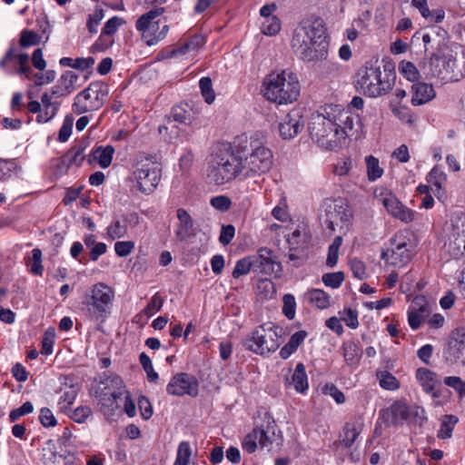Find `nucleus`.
<instances>
[{
  "mask_svg": "<svg viewBox=\"0 0 465 465\" xmlns=\"http://www.w3.org/2000/svg\"><path fill=\"white\" fill-rule=\"evenodd\" d=\"M235 152L242 163V176L250 178L268 173L273 165V153L265 138L254 134L235 138Z\"/></svg>",
  "mask_w": 465,
  "mask_h": 465,
  "instance_id": "nucleus-1",
  "label": "nucleus"
},
{
  "mask_svg": "<svg viewBox=\"0 0 465 465\" xmlns=\"http://www.w3.org/2000/svg\"><path fill=\"white\" fill-rule=\"evenodd\" d=\"M326 30L321 19H315L309 25L295 29L292 48L295 54L304 62L323 61L328 56Z\"/></svg>",
  "mask_w": 465,
  "mask_h": 465,
  "instance_id": "nucleus-2",
  "label": "nucleus"
},
{
  "mask_svg": "<svg viewBox=\"0 0 465 465\" xmlns=\"http://www.w3.org/2000/svg\"><path fill=\"white\" fill-rule=\"evenodd\" d=\"M235 152V140L232 145H223L210 157L207 177L211 183L222 185L242 175V163Z\"/></svg>",
  "mask_w": 465,
  "mask_h": 465,
  "instance_id": "nucleus-3",
  "label": "nucleus"
},
{
  "mask_svg": "<svg viewBox=\"0 0 465 465\" xmlns=\"http://www.w3.org/2000/svg\"><path fill=\"white\" fill-rule=\"evenodd\" d=\"M263 95L279 104H292L300 95V83L296 74L289 71L272 72L263 81Z\"/></svg>",
  "mask_w": 465,
  "mask_h": 465,
  "instance_id": "nucleus-4",
  "label": "nucleus"
},
{
  "mask_svg": "<svg viewBox=\"0 0 465 465\" xmlns=\"http://www.w3.org/2000/svg\"><path fill=\"white\" fill-rule=\"evenodd\" d=\"M395 74L392 71H382L380 66L373 64L361 67L356 74V88L370 97L382 96L388 94L393 86Z\"/></svg>",
  "mask_w": 465,
  "mask_h": 465,
  "instance_id": "nucleus-5",
  "label": "nucleus"
},
{
  "mask_svg": "<svg viewBox=\"0 0 465 465\" xmlns=\"http://www.w3.org/2000/svg\"><path fill=\"white\" fill-rule=\"evenodd\" d=\"M309 130L312 139L323 149L336 150L341 144L343 133L337 131L336 122L326 111V106L322 113L312 116Z\"/></svg>",
  "mask_w": 465,
  "mask_h": 465,
  "instance_id": "nucleus-6",
  "label": "nucleus"
},
{
  "mask_svg": "<svg viewBox=\"0 0 465 465\" xmlns=\"http://www.w3.org/2000/svg\"><path fill=\"white\" fill-rule=\"evenodd\" d=\"M114 297V291L104 283L93 286L90 294L85 295L84 304L91 320L104 321L109 314Z\"/></svg>",
  "mask_w": 465,
  "mask_h": 465,
  "instance_id": "nucleus-7",
  "label": "nucleus"
},
{
  "mask_svg": "<svg viewBox=\"0 0 465 465\" xmlns=\"http://www.w3.org/2000/svg\"><path fill=\"white\" fill-rule=\"evenodd\" d=\"M277 330V327L259 326L245 337L242 346L253 353L268 355L275 351L282 342Z\"/></svg>",
  "mask_w": 465,
  "mask_h": 465,
  "instance_id": "nucleus-8",
  "label": "nucleus"
},
{
  "mask_svg": "<svg viewBox=\"0 0 465 465\" xmlns=\"http://www.w3.org/2000/svg\"><path fill=\"white\" fill-rule=\"evenodd\" d=\"M164 12L163 7H155L141 15L136 21L135 27L141 32L142 39L149 45H154L163 40L169 31V25L160 26V20L157 17Z\"/></svg>",
  "mask_w": 465,
  "mask_h": 465,
  "instance_id": "nucleus-9",
  "label": "nucleus"
},
{
  "mask_svg": "<svg viewBox=\"0 0 465 465\" xmlns=\"http://www.w3.org/2000/svg\"><path fill=\"white\" fill-rule=\"evenodd\" d=\"M107 94L108 87L105 84L93 82L75 95L72 110L76 114L96 111L104 105Z\"/></svg>",
  "mask_w": 465,
  "mask_h": 465,
  "instance_id": "nucleus-10",
  "label": "nucleus"
},
{
  "mask_svg": "<svg viewBox=\"0 0 465 465\" xmlns=\"http://www.w3.org/2000/svg\"><path fill=\"white\" fill-rule=\"evenodd\" d=\"M134 175L139 189L145 194H150L158 186L161 178L160 164L152 156L138 157Z\"/></svg>",
  "mask_w": 465,
  "mask_h": 465,
  "instance_id": "nucleus-11",
  "label": "nucleus"
},
{
  "mask_svg": "<svg viewBox=\"0 0 465 465\" xmlns=\"http://www.w3.org/2000/svg\"><path fill=\"white\" fill-rule=\"evenodd\" d=\"M101 384L104 385L102 390L103 397L101 401H108L110 405L113 406L114 403L124 394V412L131 418L135 416V404L131 399L129 392L125 391L124 381L120 376L115 374L104 376V380L101 381Z\"/></svg>",
  "mask_w": 465,
  "mask_h": 465,
  "instance_id": "nucleus-12",
  "label": "nucleus"
},
{
  "mask_svg": "<svg viewBox=\"0 0 465 465\" xmlns=\"http://www.w3.org/2000/svg\"><path fill=\"white\" fill-rule=\"evenodd\" d=\"M465 326L458 327L451 331L443 346L442 357L450 365L461 363L465 365Z\"/></svg>",
  "mask_w": 465,
  "mask_h": 465,
  "instance_id": "nucleus-13",
  "label": "nucleus"
},
{
  "mask_svg": "<svg viewBox=\"0 0 465 465\" xmlns=\"http://www.w3.org/2000/svg\"><path fill=\"white\" fill-rule=\"evenodd\" d=\"M411 252L404 239L395 235L390 240V246L382 251L381 259L388 265L403 267L411 260Z\"/></svg>",
  "mask_w": 465,
  "mask_h": 465,
  "instance_id": "nucleus-14",
  "label": "nucleus"
},
{
  "mask_svg": "<svg viewBox=\"0 0 465 465\" xmlns=\"http://www.w3.org/2000/svg\"><path fill=\"white\" fill-rule=\"evenodd\" d=\"M274 427V421H268L266 428L255 427L244 437L242 443V449L249 453H253L258 447L262 449L270 447L272 443Z\"/></svg>",
  "mask_w": 465,
  "mask_h": 465,
  "instance_id": "nucleus-15",
  "label": "nucleus"
},
{
  "mask_svg": "<svg viewBox=\"0 0 465 465\" xmlns=\"http://www.w3.org/2000/svg\"><path fill=\"white\" fill-rule=\"evenodd\" d=\"M199 383L195 377L185 372H179L173 375L166 386V391L173 396L198 395Z\"/></svg>",
  "mask_w": 465,
  "mask_h": 465,
  "instance_id": "nucleus-16",
  "label": "nucleus"
},
{
  "mask_svg": "<svg viewBox=\"0 0 465 465\" xmlns=\"http://www.w3.org/2000/svg\"><path fill=\"white\" fill-rule=\"evenodd\" d=\"M324 211L326 217L325 223L327 228L331 231H335V227L339 225L340 222H349L352 216L351 209L341 199L326 202Z\"/></svg>",
  "mask_w": 465,
  "mask_h": 465,
  "instance_id": "nucleus-17",
  "label": "nucleus"
},
{
  "mask_svg": "<svg viewBox=\"0 0 465 465\" xmlns=\"http://www.w3.org/2000/svg\"><path fill=\"white\" fill-rule=\"evenodd\" d=\"M61 102L56 99H52L47 94H42L41 103L37 101H31L27 104L30 113L37 114L36 122L39 124H45L51 121L58 113Z\"/></svg>",
  "mask_w": 465,
  "mask_h": 465,
  "instance_id": "nucleus-18",
  "label": "nucleus"
},
{
  "mask_svg": "<svg viewBox=\"0 0 465 465\" xmlns=\"http://www.w3.org/2000/svg\"><path fill=\"white\" fill-rule=\"evenodd\" d=\"M143 218L136 213L122 217H114L106 228V233L112 240L124 238L128 235V228L134 229L141 224Z\"/></svg>",
  "mask_w": 465,
  "mask_h": 465,
  "instance_id": "nucleus-19",
  "label": "nucleus"
},
{
  "mask_svg": "<svg viewBox=\"0 0 465 465\" xmlns=\"http://www.w3.org/2000/svg\"><path fill=\"white\" fill-rule=\"evenodd\" d=\"M253 263V272L271 275L281 271V264L276 261L272 250L261 248L254 256H250Z\"/></svg>",
  "mask_w": 465,
  "mask_h": 465,
  "instance_id": "nucleus-20",
  "label": "nucleus"
},
{
  "mask_svg": "<svg viewBox=\"0 0 465 465\" xmlns=\"http://www.w3.org/2000/svg\"><path fill=\"white\" fill-rule=\"evenodd\" d=\"M380 202L386 208L387 212L405 223H409L414 219V212L404 206L398 198L391 193H381Z\"/></svg>",
  "mask_w": 465,
  "mask_h": 465,
  "instance_id": "nucleus-21",
  "label": "nucleus"
},
{
  "mask_svg": "<svg viewBox=\"0 0 465 465\" xmlns=\"http://www.w3.org/2000/svg\"><path fill=\"white\" fill-rule=\"evenodd\" d=\"M418 415V410L411 408L404 402H395L382 414L387 426H397L404 420H409Z\"/></svg>",
  "mask_w": 465,
  "mask_h": 465,
  "instance_id": "nucleus-22",
  "label": "nucleus"
},
{
  "mask_svg": "<svg viewBox=\"0 0 465 465\" xmlns=\"http://www.w3.org/2000/svg\"><path fill=\"white\" fill-rule=\"evenodd\" d=\"M415 377L424 392L430 394L432 398L440 397V391L438 388L440 384L438 374L427 368H419Z\"/></svg>",
  "mask_w": 465,
  "mask_h": 465,
  "instance_id": "nucleus-23",
  "label": "nucleus"
},
{
  "mask_svg": "<svg viewBox=\"0 0 465 465\" xmlns=\"http://www.w3.org/2000/svg\"><path fill=\"white\" fill-rule=\"evenodd\" d=\"M303 127L299 111L292 110L286 114L279 124V132L282 139H292L296 136Z\"/></svg>",
  "mask_w": 465,
  "mask_h": 465,
  "instance_id": "nucleus-24",
  "label": "nucleus"
},
{
  "mask_svg": "<svg viewBox=\"0 0 465 465\" xmlns=\"http://www.w3.org/2000/svg\"><path fill=\"white\" fill-rule=\"evenodd\" d=\"M326 111L330 112L331 119L335 120L337 131L341 133L342 131L343 137L342 142L351 135V132L353 129V119L350 113L343 109H341L338 105H326Z\"/></svg>",
  "mask_w": 465,
  "mask_h": 465,
  "instance_id": "nucleus-25",
  "label": "nucleus"
},
{
  "mask_svg": "<svg viewBox=\"0 0 465 465\" xmlns=\"http://www.w3.org/2000/svg\"><path fill=\"white\" fill-rule=\"evenodd\" d=\"M178 223L174 230V235L177 241L183 242L192 237L193 233V220L190 213L183 208H179L176 212Z\"/></svg>",
  "mask_w": 465,
  "mask_h": 465,
  "instance_id": "nucleus-26",
  "label": "nucleus"
},
{
  "mask_svg": "<svg viewBox=\"0 0 465 465\" xmlns=\"http://www.w3.org/2000/svg\"><path fill=\"white\" fill-rule=\"evenodd\" d=\"M455 63L456 60L451 56L432 55L429 62L430 73L431 76L445 78L453 72Z\"/></svg>",
  "mask_w": 465,
  "mask_h": 465,
  "instance_id": "nucleus-27",
  "label": "nucleus"
},
{
  "mask_svg": "<svg viewBox=\"0 0 465 465\" xmlns=\"http://www.w3.org/2000/svg\"><path fill=\"white\" fill-rule=\"evenodd\" d=\"M363 421L361 417H355L345 423L342 429L341 444L345 448H351L363 430Z\"/></svg>",
  "mask_w": 465,
  "mask_h": 465,
  "instance_id": "nucleus-28",
  "label": "nucleus"
},
{
  "mask_svg": "<svg viewBox=\"0 0 465 465\" xmlns=\"http://www.w3.org/2000/svg\"><path fill=\"white\" fill-rule=\"evenodd\" d=\"M411 104L414 106L427 104L436 95L433 86L422 82L414 83L411 85Z\"/></svg>",
  "mask_w": 465,
  "mask_h": 465,
  "instance_id": "nucleus-29",
  "label": "nucleus"
},
{
  "mask_svg": "<svg viewBox=\"0 0 465 465\" xmlns=\"http://www.w3.org/2000/svg\"><path fill=\"white\" fill-rule=\"evenodd\" d=\"M426 181L435 187L434 194L438 199L445 196L444 186L447 182L446 173L438 166H434L426 177Z\"/></svg>",
  "mask_w": 465,
  "mask_h": 465,
  "instance_id": "nucleus-30",
  "label": "nucleus"
},
{
  "mask_svg": "<svg viewBox=\"0 0 465 465\" xmlns=\"http://www.w3.org/2000/svg\"><path fill=\"white\" fill-rule=\"evenodd\" d=\"M203 44V38L200 35L192 36L187 42L177 48L168 51L163 57L171 58L178 55H185L192 51H196Z\"/></svg>",
  "mask_w": 465,
  "mask_h": 465,
  "instance_id": "nucleus-31",
  "label": "nucleus"
},
{
  "mask_svg": "<svg viewBox=\"0 0 465 465\" xmlns=\"http://www.w3.org/2000/svg\"><path fill=\"white\" fill-rule=\"evenodd\" d=\"M343 357L346 363L351 367H358L361 359V349L352 341L342 344Z\"/></svg>",
  "mask_w": 465,
  "mask_h": 465,
  "instance_id": "nucleus-32",
  "label": "nucleus"
},
{
  "mask_svg": "<svg viewBox=\"0 0 465 465\" xmlns=\"http://www.w3.org/2000/svg\"><path fill=\"white\" fill-rule=\"evenodd\" d=\"M429 313L428 304H420L418 308L411 307L408 314V322L412 330H417L420 327L421 322Z\"/></svg>",
  "mask_w": 465,
  "mask_h": 465,
  "instance_id": "nucleus-33",
  "label": "nucleus"
},
{
  "mask_svg": "<svg viewBox=\"0 0 465 465\" xmlns=\"http://www.w3.org/2000/svg\"><path fill=\"white\" fill-rule=\"evenodd\" d=\"M306 297L310 303L318 309L324 310L330 306V296L323 290L312 289L307 292Z\"/></svg>",
  "mask_w": 465,
  "mask_h": 465,
  "instance_id": "nucleus-34",
  "label": "nucleus"
},
{
  "mask_svg": "<svg viewBox=\"0 0 465 465\" xmlns=\"http://www.w3.org/2000/svg\"><path fill=\"white\" fill-rule=\"evenodd\" d=\"M114 153V148L112 145L99 146L93 151L94 159L97 161L102 168H107L111 165Z\"/></svg>",
  "mask_w": 465,
  "mask_h": 465,
  "instance_id": "nucleus-35",
  "label": "nucleus"
},
{
  "mask_svg": "<svg viewBox=\"0 0 465 465\" xmlns=\"http://www.w3.org/2000/svg\"><path fill=\"white\" fill-rule=\"evenodd\" d=\"M459 419L455 415L447 414L441 418L440 427L437 432L439 439L446 440L452 436L455 425L458 423Z\"/></svg>",
  "mask_w": 465,
  "mask_h": 465,
  "instance_id": "nucleus-36",
  "label": "nucleus"
},
{
  "mask_svg": "<svg viewBox=\"0 0 465 465\" xmlns=\"http://www.w3.org/2000/svg\"><path fill=\"white\" fill-rule=\"evenodd\" d=\"M292 383L298 392L305 391L308 385V379L303 363H298L292 376Z\"/></svg>",
  "mask_w": 465,
  "mask_h": 465,
  "instance_id": "nucleus-37",
  "label": "nucleus"
},
{
  "mask_svg": "<svg viewBox=\"0 0 465 465\" xmlns=\"http://www.w3.org/2000/svg\"><path fill=\"white\" fill-rule=\"evenodd\" d=\"M367 177L370 182H374L381 178L384 173L383 168L380 165L379 159L369 155L365 157Z\"/></svg>",
  "mask_w": 465,
  "mask_h": 465,
  "instance_id": "nucleus-38",
  "label": "nucleus"
},
{
  "mask_svg": "<svg viewBox=\"0 0 465 465\" xmlns=\"http://www.w3.org/2000/svg\"><path fill=\"white\" fill-rule=\"evenodd\" d=\"M376 377L380 386L384 390L396 391L400 388V381L388 371L378 370L376 371Z\"/></svg>",
  "mask_w": 465,
  "mask_h": 465,
  "instance_id": "nucleus-39",
  "label": "nucleus"
},
{
  "mask_svg": "<svg viewBox=\"0 0 465 465\" xmlns=\"http://www.w3.org/2000/svg\"><path fill=\"white\" fill-rule=\"evenodd\" d=\"M192 456V448L188 441H182L177 448L176 458L173 465H188Z\"/></svg>",
  "mask_w": 465,
  "mask_h": 465,
  "instance_id": "nucleus-40",
  "label": "nucleus"
},
{
  "mask_svg": "<svg viewBox=\"0 0 465 465\" xmlns=\"http://www.w3.org/2000/svg\"><path fill=\"white\" fill-rule=\"evenodd\" d=\"M16 60L19 66L29 64V56L27 54H16L14 48H10L5 54L4 58L0 61V66L4 69L6 68L8 62Z\"/></svg>",
  "mask_w": 465,
  "mask_h": 465,
  "instance_id": "nucleus-41",
  "label": "nucleus"
},
{
  "mask_svg": "<svg viewBox=\"0 0 465 465\" xmlns=\"http://www.w3.org/2000/svg\"><path fill=\"white\" fill-rule=\"evenodd\" d=\"M85 148V145L83 143H79L72 147L66 153V158L69 161L68 164H75L77 166L81 165L84 159Z\"/></svg>",
  "mask_w": 465,
  "mask_h": 465,
  "instance_id": "nucleus-42",
  "label": "nucleus"
},
{
  "mask_svg": "<svg viewBox=\"0 0 465 465\" xmlns=\"http://www.w3.org/2000/svg\"><path fill=\"white\" fill-rule=\"evenodd\" d=\"M251 271L253 272V263L251 257L242 258L236 262L232 271V277L238 279Z\"/></svg>",
  "mask_w": 465,
  "mask_h": 465,
  "instance_id": "nucleus-43",
  "label": "nucleus"
},
{
  "mask_svg": "<svg viewBox=\"0 0 465 465\" xmlns=\"http://www.w3.org/2000/svg\"><path fill=\"white\" fill-rule=\"evenodd\" d=\"M139 361L144 371L146 372L148 381L150 382L156 383L159 376L158 373L153 370L150 357L145 352H142L139 356Z\"/></svg>",
  "mask_w": 465,
  "mask_h": 465,
  "instance_id": "nucleus-44",
  "label": "nucleus"
},
{
  "mask_svg": "<svg viewBox=\"0 0 465 465\" xmlns=\"http://www.w3.org/2000/svg\"><path fill=\"white\" fill-rule=\"evenodd\" d=\"M79 77L76 74L72 71H66L64 73L59 80V84L63 86L64 90L70 94L75 89V84Z\"/></svg>",
  "mask_w": 465,
  "mask_h": 465,
  "instance_id": "nucleus-45",
  "label": "nucleus"
},
{
  "mask_svg": "<svg viewBox=\"0 0 465 465\" xmlns=\"http://www.w3.org/2000/svg\"><path fill=\"white\" fill-rule=\"evenodd\" d=\"M200 89L205 102L211 104L215 99V94L213 90L212 80L209 77H203L199 82Z\"/></svg>",
  "mask_w": 465,
  "mask_h": 465,
  "instance_id": "nucleus-46",
  "label": "nucleus"
},
{
  "mask_svg": "<svg viewBox=\"0 0 465 465\" xmlns=\"http://www.w3.org/2000/svg\"><path fill=\"white\" fill-rule=\"evenodd\" d=\"M55 341V330L49 328L45 331L42 340L41 353L50 355L53 352V347Z\"/></svg>",
  "mask_w": 465,
  "mask_h": 465,
  "instance_id": "nucleus-47",
  "label": "nucleus"
},
{
  "mask_svg": "<svg viewBox=\"0 0 465 465\" xmlns=\"http://www.w3.org/2000/svg\"><path fill=\"white\" fill-rule=\"evenodd\" d=\"M400 72L411 82H415L420 77L418 69L411 62L402 61L400 64Z\"/></svg>",
  "mask_w": 465,
  "mask_h": 465,
  "instance_id": "nucleus-48",
  "label": "nucleus"
},
{
  "mask_svg": "<svg viewBox=\"0 0 465 465\" xmlns=\"http://www.w3.org/2000/svg\"><path fill=\"white\" fill-rule=\"evenodd\" d=\"M171 117L179 124H188L191 123V113L182 105L173 106L171 111Z\"/></svg>",
  "mask_w": 465,
  "mask_h": 465,
  "instance_id": "nucleus-49",
  "label": "nucleus"
},
{
  "mask_svg": "<svg viewBox=\"0 0 465 465\" xmlns=\"http://www.w3.org/2000/svg\"><path fill=\"white\" fill-rule=\"evenodd\" d=\"M281 30L280 19L276 16L265 19L262 25V32L267 35H275Z\"/></svg>",
  "mask_w": 465,
  "mask_h": 465,
  "instance_id": "nucleus-50",
  "label": "nucleus"
},
{
  "mask_svg": "<svg viewBox=\"0 0 465 465\" xmlns=\"http://www.w3.org/2000/svg\"><path fill=\"white\" fill-rule=\"evenodd\" d=\"M40 39V35L35 32L25 29L21 32L19 44L22 47H29L37 45Z\"/></svg>",
  "mask_w": 465,
  "mask_h": 465,
  "instance_id": "nucleus-51",
  "label": "nucleus"
},
{
  "mask_svg": "<svg viewBox=\"0 0 465 465\" xmlns=\"http://www.w3.org/2000/svg\"><path fill=\"white\" fill-rule=\"evenodd\" d=\"M343 281L344 273L342 272H329L322 275V282L333 289L339 288Z\"/></svg>",
  "mask_w": 465,
  "mask_h": 465,
  "instance_id": "nucleus-52",
  "label": "nucleus"
},
{
  "mask_svg": "<svg viewBox=\"0 0 465 465\" xmlns=\"http://www.w3.org/2000/svg\"><path fill=\"white\" fill-rule=\"evenodd\" d=\"M282 313L289 320H292L295 317L296 302L292 294H285L282 299Z\"/></svg>",
  "mask_w": 465,
  "mask_h": 465,
  "instance_id": "nucleus-53",
  "label": "nucleus"
},
{
  "mask_svg": "<svg viewBox=\"0 0 465 465\" xmlns=\"http://www.w3.org/2000/svg\"><path fill=\"white\" fill-rule=\"evenodd\" d=\"M74 117L73 115H66L64 119L63 124L58 133V141L61 143L66 142L73 130Z\"/></svg>",
  "mask_w": 465,
  "mask_h": 465,
  "instance_id": "nucleus-54",
  "label": "nucleus"
},
{
  "mask_svg": "<svg viewBox=\"0 0 465 465\" xmlns=\"http://www.w3.org/2000/svg\"><path fill=\"white\" fill-rule=\"evenodd\" d=\"M163 304V299L161 297L159 292H156L149 301L146 307L143 309V312L148 317L153 316L154 313L159 312Z\"/></svg>",
  "mask_w": 465,
  "mask_h": 465,
  "instance_id": "nucleus-55",
  "label": "nucleus"
},
{
  "mask_svg": "<svg viewBox=\"0 0 465 465\" xmlns=\"http://www.w3.org/2000/svg\"><path fill=\"white\" fill-rule=\"evenodd\" d=\"M444 383L455 390L460 397L465 396V381L458 376H448L444 378Z\"/></svg>",
  "mask_w": 465,
  "mask_h": 465,
  "instance_id": "nucleus-56",
  "label": "nucleus"
},
{
  "mask_svg": "<svg viewBox=\"0 0 465 465\" xmlns=\"http://www.w3.org/2000/svg\"><path fill=\"white\" fill-rule=\"evenodd\" d=\"M124 24V20L119 16H113L104 25L102 29V35H113Z\"/></svg>",
  "mask_w": 465,
  "mask_h": 465,
  "instance_id": "nucleus-57",
  "label": "nucleus"
},
{
  "mask_svg": "<svg viewBox=\"0 0 465 465\" xmlns=\"http://www.w3.org/2000/svg\"><path fill=\"white\" fill-rule=\"evenodd\" d=\"M322 392L326 395H330L338 404H341L345 401V396L343 392L340 391L334 384H325L322 388Z\"/></svg>",
  "mask_w": 465,
  "mask_h": 465,
  "instance_id": "nucleus-58",
  "label": "nucleus"
},
{
  "mask_svg": "<svg viewBox=\"0 0 465 465\" xmlns=\"http://www.w3.org/2000/svg\"><path fill=\"white\" fill-rule=\"evenodd\" d=\"M322 64V74L324 76H340L342 74V67L337 62L326 61Z\"/></svg>",
  "mask_w": 465,
  "mask_h": 465,
  "instance_id": "nucleus-59",
  "label": "nucleus"
},
{
  "mask_svg": "<svg viewBox=\"0 0 465 465\" xmlns=\"http://www.w3.org/2000/svg\"><path fill=\"white\" fill-rule=\"evenodd\" d=\"M134 249L133 241H120L114 243V252L119 257L128 256Z\"/></svg>",
  "mask_w": 465,
  "mask_h": 465,
  "instance_id": "nucleus-60",
  "label": "nucleus"
},
{
  "mask_svg": "<svg viewBox=\"0 0 465 465\" xmlns=\"http://www.w3.org/2000/svg\"><path fill=\"white\" fill-rule=\"evenodd\" d=\"M104 18L103 9H97L94 13L89 15L86 26L91 34L97 32V26Z\"/></svg>",
  "mask_w": 465,
  "mask_h": 465,
  "instance_id": "nucleus-61",
  "label": "nucleus"
},
{
  "mask_svg": "<svg viewBox=\"0 0 465 465\" xmlns=\"http://www.w3.org/2000/svg\"><path fill=\"white\" fill-rule=\"evenodd\" d=\"M34 406L30 401H25L21 407L11 411L9 413V420L11 422L15 421L21 416L33 412Z\"/></svg>",
  "mask_w": 465,
  "mask_h": 465,
  "instance_id": "nucleus-62",
  "label": "nucleus"
},
{
  "mask_svg": "<svg viewBox=\"0 0 465 465\" xmlns=\"http://www.w3.org/2000/svg\"><path fill=\"white\" fill-rule=\"evenodd\" d=\"M211 205L221 212L228 211L231 207V199L224 195L213 197L210 201Z\"/></svg>",
  "mask_w": 465,
  "mask_h": 465,
  "instance_id": "nucleus-63",
  "label": "nucleus"
},
{
  "mask_svg": "<svg viewBox=\"0 0 465 465\" xmlns=\"http://www.w3.org/2000/svg\"><path fill=\"white\" fill-rule=\"evenodd\" d=\"M341 319L345 324L351 329H356L359 326L358 312L356 310L351 308L345 309Z\"/></svg>",
  "mask_w": 465,
  "mask_h": 465,
  "instance_id": "nucleus-64",
  "label": "nucleus"
}]
</instances>
